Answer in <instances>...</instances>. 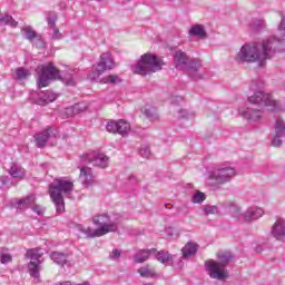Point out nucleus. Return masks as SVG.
<instances>
[{"instance_id":"nucleus-39","label":"nucleus","mask_w":285,"mask_h":285,"mask_svg":"<svg viewBox=\"0 0 285 285\" xmlns=\"http://www.w3.org/2000/svg\"><path fill=\"white\" fill-rule=\"evenodd\" d=\"M30 71L24 68H18L16 69V78L17 79H28L30 77Z\"/></svg>"},{"instance_id":"nucleus-54","label":"nucleus","mask_w":285,"mask_h":285,"mask_svg":"<svg viewBox=\"0 0 285 285\" xmlns=\"http://www.w3.org/2000/svg\"><path fill=\"white\" fill-rule=\"evenodd\" d=\"M1 179H2V184H6V179L3 177Z\"/></svg>"},{"instance_id":"nucleus-38","label":"nucleus","mask_w":285,"mask_h":285,"mask_svg":"<svg viewBox=\"0 0 285 285\" xmlns=\"http://www.w3.org/2000/svg\"><path fill=\"white\" fill-rule=\"evenodd\" d=\"M203 210L205 215H217L219 213V207L215 205H205Z\"/></svg>"},{"instance_id":"nucleus-48","label":"nucleus","mask_w":285,"mask_h":285,"mask_svg":"<svg viewBox=\"0 0 285 285\" xmlns=\"http://www.w3.org/2000/svg\"><path fill=\"white\" fill-rule=\"evenodd\" d=\"M281 37H285V17H282L281 24L278 27Z\"/></svg>"},{"instance_id":"nucleus-50","label":"nucleus","mask_w":285,"mask_h":285,"mask_svg":"<svg viewBox=\"0 0 285 285\" xmlns=\"http://www.w3.org/2000/svg\"><path fill=\"white\" fill-rule=\"evenodd\" d=\"M181 101H184L181 96H176L171 99V104H181Z\"/></svg>"},{"instance_id":"nucleus-34","label":"nucleus","mask_w":285,"mask_h":285,"mask_svg":"<svg viewBox=\"0 0 285 285\" xmlns=\"http://www.w3.org/2000/svg\"><path fill=\"white\" fill-rule=\"evenodd\" d=\"M101 83H109L111 86H116V83H121V78L117 75H109L100 79Z\"/></svg>"},{"instance_id":"nucleus-15","label":"nucleus","mask_w":285,"mask_h":285,"mask_svg":"<svg viewBox=\"0 0 285 285\" xmlns=\"http://www.w3.org/2000/svg\"><path fill=\"white\" fill-rule=\"evenodd\" d=\"M190 61V57L186 55V52L178 50L174 55V63L177 70H188V62Z\"/></svg>"},{"instance_id":"nucleus-32","label":"nucleus","mask_w":285,"mask_h":285,"mask_svg":"<svg viewBox=\"0 0 285 285\" xmlns=\"http://www.w3.org/2000/svg\"><path fill=\"white\" fill-rule=\"evenodd\" d=\"M137 272L139 273L140 277H155V275H157L155 268L150 267V265L140 267Z\"/></svg>"},{"instance_id":"nucleus-52","label":"nucleus","mask_w":285,"mask_h":285,"mask_svg":"<svg viewBox=\"0 0 285 285\" xmlns=\"http://www.w3.org/2000/svg\"><path fill=\"white\" fill-rule=\"evenodd\" d=\"M36 47L37 48H45L46 47V42H43V40L38 39L36 42Z\"/></svg>"},{"instance_id":"nucleus-12","label":"nucleus","mask_w":285,"mask_h":285,"mask_svg":"<svg viewBox=\"0 0 285 285\" xmlns=\"http://www.w3.org/2000/svg\"><path fill=\"white\" fill-rule=\"evenodd\" d=\"M55 137H57V130L49 127L35 135V144L37 148H46V146H48V140Z\"/></svg>"},{"instance_id":"nucleus-4","label":"nucleus","mask_w":285,"mask_h":285,"mask_svg":"<svg viewBox=\"0 0 285 285\" xmlns=\"http://www.w3.org/2000/svg\"><path fill=\"white\" fill-rule=\"evenodd\" d=\"M161 66H164L161 58H158L154 53H145L139 58L136 65L131 66V70L135 75L146 77V75L159 72V70H161Z\"/></svg>"},{"instance_id":"nucleus-29","label":"nucleus","mask_w":285,"mask_h":285,"mask_svg":"<svg viewBox=\"0 0 285 285\" xmlns=\"http://www.w3.org/2000/svg\"><path fill=\"white\" fill-rule=\"evenodd\" d=\"M0 23L3 26H10L11 28H17V26H19V22H17L12 16L3 13H0Z\"/></svg>"},{"instance_id":"nucleus-35","label":"nucleus","mask_w":285,"mask_h":285,"mask_svg":"<svg viewBox=\"0 0 285 285\" xmlns=\"http://www.w3.org/2000/svg\"><path fill=\"white\" fill-rule=\"evenodd\" d=\"M232 217L238 219V222H246V212H242L240 207H234L232 209Z\"/></svg>"},{"instance_id":"nucleus-44","label":"nucleus","mask_w":285,"mask_h":285,"mask_svg":"<svg viewBox=\"0 0 285 285\" xmlns=\"http://www.w3.org/2000/svg\"><path fill=\"white\" fill-rule=\"evenodd\" d=\"M0 262L1 264H10V262H12V255L8 253H2L0 256Z\"/></svg>"},{"instance_id":"nucleus-27","label":"nucleus","mask_w":285,"mask_h":285,"mask_svg":"<svg viewBox=\"0 0 285 285\" xmlns=\"http://www.w3.org/2000/svg\"><path fill=\"white\" fill-rule=\"evenodd\" d=\"M189 35L191 37H198V39H206V29L202 24H194L189 29Z\"/></svg>"},{"instance_id":"nucleus-33","label":"nucleus","mask_w":285,"mask_h":285,"mask_svg":"<svg viewBox=\"0 0 285 285\" xmlns=\"http://www.w3.org/2000/svg\"><path fill=\"white\" fill-rule=\"evenodd\" d=\"M22 32L28 41H35L37 39V31L30 26H24Z\"/></svg>"},{"instance_id":"nucleus-1","label":"nucleus","mask_w":285,"mask_h":285,"mask_svg":"<svg viewBox=\"0 0 285 285\" xmlns=\"http://www.w3.org/2000/svg\"><path fill=\"white\" fill-rule=\"evenodd\" d=\"M278 43L279 40L275 38L263 42L246 43L239 49L235 59L238 63H258V66H264L266 60L277 52Z\"/></svg>"},{"instance_id":"nucleus-17","label":"nucleus","mask_w":285,"mask_h":285,"mask_svg":"<svg viewBox=\"0 0 285 285\" xmlns=\"http://www.w3.org/2000/svg\"><path fill=\"white\" fill-rule=\"evenodd\" d=\"M79 179L81 184L86 186V188H88V186H92V184H95V175L92 174V169L90 167L80 168Z\"/></svg>"},{"instance_id":"nucleus-5","label":"nucleus","mask_w":285,"mask_h":285,"mask_svg":"<svg viewBox=\"0 0 285 285\" xmlns=\"http://www.w3.org/2000/svg\"><path fill=\"white\" fill-rule=\"evenodd\" d=\"M217 261H207L205 263L206 271L212 279H226L228 277V271H226V264L233 259V255L229 252H223L218 254Z\"/></svg>"},{"instance_id":"nucleus-20","label":"nucleus","mask_w":285,"mask_h":285,"mask_svg":"<svg viewBox=\"0 0 285 285\" xmlns=\"http://www.w3.org/2000/svg\"><path fill=\"white\" fill-rule=\"evenodd\" d=\"M157 253V249H142L137 252V254L134 256V262L136 264H144V262H147V259Z\"/></svg>"},{"instance_id":"nucleus-53","label":"nucleus","mask_w":285,"mask_h":285,"mask_svg":"<svg viewBox=\"0 0 285 285\" xmlns=\"http://www.w3.org/2000/svg\"><path fill=\"white\" fill-rule=\"evenodd\" d=\"M56 285H71V283L70 282H62V283H58Z\"/></svg>"},{"instance_id":"nucleus-46","label":"nucleus","mask_w":285,"mask_h":285,"mask_svg":"<svg viewBox=\"0 0 285 285\" xmlns=\"http://www.w3.org/2000/svg\"><path fill=\"white\" fill-rule=\"evenodd\" d=\"M139 154L145 158V159H149L150 157V147L145 146L140 149Z\"/></svg>"},{"instance_id":"nucleus-40","label":"nucleus","mask_w":285,"mask_h":285,"mask_svg":"<svg viewBox=\"0 0 285 285\" xmlns=\"http://www.w3.org/2000/svg\"><path fill=\"white\" fill-rule=\"evenodd\" d=\"M202 68V61L199 60H193L189 58L188 67L185 70H194V72H197Z\"/></svg>"},{"instance_id":"nucleus-41","label":"nucleus","mask_w":285,"mask_h":285,"mask_svg":"<svg viewBox=\"0 0 285 285\" xmlns=\"http://www.w3.org/2000/svg\"><path fill=\"white\" fill-rule=\"evenodd\" d=\"M48 26L51 28H55L57 26V13L56 12H49L47 16Z\"/></svg>"},{"instance_id":"nucleus-8","label":"nucleus","mask_w":285,"mask_h":285,"mask_svg":"<svg viewBox=\"0 0 285 285\" xmlns=\"http://www.w3.org/2000/svg\"><path fill=\"white\" fill-rule=\"evenodd\" d=\"M92 224L98 226L96 229L99 237H104V235H108V233H116L118 225L117 222L110 219L108 214L96 215L92 217Z\"/></svg>"},{"instance_id":"nucleus-9","label":"nucleus","mask_w":285,"mask_h":285,"mask_svg":"<svg viewBox=\"0 0 285 285\" xmlns=\"http://www.w3.org/2000/svg\"><path fill=\"white\" fill-rule=\"evenodd\" d=\"M112 68H115V60H112L110 52H105L100 56V61L91 70L88 78L90 81H97L100 75L105 73L106 70H112Z\"/></svg>"},{"instance_id":"nucleus-31","label":"nucleus","mask_w":285,"mask_h":285,"mask_svg":"<svg viewBox=\"0 0 285 285\" xmlns=\"http://www.w3.org/2000/svg\"><path fill=\"white\" fill-rule=\"evenodd\" d=\"M156 259L160 262V264H170L173 262V255L168 252L160 250L157 253Z\"/></svg>"},{"instance_id":"nucleus-25","label":"nucleus","mask_w":285,"mask_h":285,"mask_svg":"<svg viewBox=\"0 0 285 285\" xmlns=\"http://www.w3.org/2000/svg\"><path fill=\"white\" fill-rule=\"evenodd\" d=\"M50 257L52 262L58 266H65V264H68V254L61 252H52Z\"/></svg>"},{"instance_id":"nucleus-24","label":"nucleus","mask_w":285,"mask_h":285,"mask_svg":"<svg viewBox=\"0 0 285 285\" xmlns=\"http://www.w3.org/2000/svg\"><path fill=\"white\" fill-rule=\"evenodd\" d=\"M37 197L35 195H29L23 199H20L17 202V208L19 210H23L26 208H30V206H35V202H36Z\"/></svg>"},{"instance_id":"nucleus-14","label":"nucleus","mask_w":285,"mask_h":285,"mask_svg":"<svg viewBox=\"0 0 285 285\" xmlns=\"http://www.w3.org/2000/svg\"><path fill=\"white\" fill-rule=\"evenodd\" d=\"M282 137H285V122L278 118L275 122V136L272 140V146L279 148L282 146Z\"/></svg>"},{"instance_id":"nucleus-43","label":"nucleus","mask_w":285,"mask_h":285,"mask_svg":"<svg viewBox=\"0 0 285 285\" xmlns=\"http://www.w3.org/2000/svg\"><path fill=\"white\" fill-rule=\"evenodd\" d=\"M176 117L178 119H190V115L188 114V110L186 109H180L176 112Z\"/></svg>"},{"instance_id":"nucleus-7","label":"nucleus","mask_w":285,"mask_h":285,"mask_svg":"<svg viewBox=\"0 0 285 285\" xmlns=\"http://www.w3.org/2000/svg\"><path fill=\"white\" fill-rule=\"evenodd\" d=\"M37 86L38 88H47L50 81H55L59 77V70L52 63L40 65L37 68Z\"/></svg>"},{"instance_id":"nucleus-18","label":"nucleus","mask_w":285,"mask_h":285,"mask_svg":"<svg viewBox=\"0 0 285 285\" xmlns=\"http://www.w3.org/2000/svg\"><path fill=\"white\" fill-rule=\"evenodd\" d=\"M57 97V94L52 91H40L38 94L36 104L38 106H48V104H52V101H56Z\"/></svg>"},{"instance_id":"nucleus-16","label":"nucleus","mask_w":285,"mask_h":285,"mask_svg":"<svg viewBox=\"0 0 285 285\" xmlns=\"http://www.w3.org/2000/svg\"><path fill=\"white\" fill-rule=\"evenodd\" d=\"M271 235L275 239H284L285 237V219L284 218H277L274 225L271 229Z\"/></svg>"},{"instance_id":"nucleus-6","label":"nucleus","mask_w":285,"mask_h":285,"mask_svg":"<svg viewBox=\"0 0 285 285\" xmlns=\"http://www.w3.org/2000/svg\"><path fill=\"white\" fill-rule=\"evenodd\" d=\"M237 175V170L228 166H218L208 171L207 179L215 181L216 186H224L228 184Z\"/></svg>"},{"instance_id":"nucleus-45","label":"nucleus","mask_w":285,"mask_h":285,"mask_svg":"<svg viewBox=\"0 0 285 285\" xmlns=\"http://www.w3.org/2000/svg\"><path fill=\"white\" fill-rule=\"evenodd\" d=\"M63 83H66V86H75V77H72V75L70 73H67L65 77H63Z\"/></svg>"},{"instance_id":"nucleus-23","label":"nucleus","mask_w":285,"mask_h":285,"mask_svg":"<svg viewBox=\"0 0 285 285\" xmlns=\"http://www.w3.org/2000/svg\"><path fill=\"white\" fill-rule=\"evenodd\" d=\"M43 264V261H31L28 264V271L31 277L35 279H39L40 277V271H41V265Z\"/></svg>"},{"instance_id":"nucleus-30","label":"nucleus","mask_w":285,"mask_h":285,"mask_svg":"<svg viewBox=\"0 0 285 285\" xmlns=\"http://www.w3.org/2000/svg\"><path fill=\"white\" fill-rule=\"evenodd\" d=\"M142 112L149 121H157L159 119V115L157 114V109L155 107H145Z\"/></svg>"},{"instance_id":"nucleus-42","label":"nucleus","mask_w":285,"mask_h":285,"mask_svg":"<svg viewBox=\"0 0 285 285\" xmlns=\"http://www.w3.org/2000/svg\"><path fill=\"white\" fill-rule=\"evenodd\" d=\"M166 235L169 239H177V237H179V233L173 227L166 228Z\"/></svg>"},{"instance_id":"nucleus-22","label":"nucleus","mask_w":285,"mask_h":285,"mask_svg":"<svg viewBox=\"0 0 285 285\" xmlns=\"http://www.w3.org/2000/svg\"><path fill=\"white\" fill-rule=\"evenodd\" d=\"M86 110H88V102H78L68 107L66 109V114L69 115V117H72V115H79L81 112H86Z\"/></svg>"},{"instance_id":"nucleus-21","label":"nucleus","mask_w":285,"mask_h":285,"mask_svg":"<svg viewBox=\"0 0 285 285\" xmlns=\"http://www.w3.org/2000/svg\"><path fill=\"white\" fill-rule=\"evenodd\" d=\"M197 250H199V245H197V243L188 242L181 249L183 257H193L197 255Z\"/></svg>"},{"instance_id":"nucleus-28","label":"nucleus","mask_w":285,"mask_h":285,"mask_svg":"<svg viewBox=\"0 0 285 285\" xmlns=\"http://www.w3.org/2000/svg\"><path fill=\"white\" fill-rule=\"evenodd\" d=\"M43 255V252L40 248H32L27 250L26 257L28 259H31V262H41V257Z\"/></svg>"},{"instance_id":"nucleus-10","label":"nucleus","mask_w":285,"mask_h":285,"mask_svg":"<svg viewBox=\"0 0 285 285\" xmlns=\"http://www.w3.org/2000/svg\"><path fill=\"white\" fill-rule=\"evenodd\" d=\"M85 164H90L96 168H108V156L99 151H91L82 156Z\"/></svg>"},{"instance_id":"nucleus-11","label":"nucleus","mask_w":285,"mask_h":285,"mask_svg":"<svg viewBox=\"0 0 285 285\" xmlns=\"http://www.w3.org/2000/svg\"><path fill=\"white\" fill-rule=\"evenodd\" d=\"M238 115L243 117V119H246L252 124H257L262 119H264V112L261 109H255V108L239 107Z\"/></svg>"},{"instance_id":"nucleus-13","label":"nucleus","mask_w":285,"mask_h":285,"mask_svg":"<svg viewBox=\"0 0 285 285\" xmlns=\"http://www.w3.org/2000/svg\"><path fill=\"white\" fill-rule=\"evenodd\" d=\"M106 128L108 132H112L114 135L118 132V135L126 137L130 130V122L126 120L109 121Z\"/></svg>"},{"instance_id":"nucleus-3","label":"nucleus","mask_w":285,"mask_h":285,"mask_svg":"<svg viewBox=\"0 0 285 285\" xmlns=\"http://www.w3.org/2000/svg\"><path fill=\"white\" fill-rule=\"evenodd\" d=\"M264 88V81L262 79L253 80L249 85V89L253 90L254 95L248 97L249 104H254L256 106H264L269 110V112H282V105L273 99L271 94H266L262 91Z\"/></svg>"},{"instance_id":"nucleus-37","label":"nucleus","mask_w":285,"mask_h":285,"mask_svg":"<svg viewBox=\"0 0 285 285\" xmlns=\"http://www.w3.org/2000/svg\"><path fill=\"white\" fill-rule=\"evenodd\" d=\"M193 204H204L206 202V194L197 190L191 197Z\"/></svg>"},{"instance_id":"nucleus-47","label":"nucleus","mask_w":285,"mask_h":285,"mask_svg":"<svg viewBox=\"0 0 285 285\" xmlns=\"http://www.w3.org/2000/svg\"><path fill=\"white\" fill-rule=\"evenodd\" d=\"M33 213H36V215H39L40 217L43 216V213H46V208L41 207L40 205H35L32 207Z\"/></svg>"},{"instance_id":"nucleus-2","label":"nucleus","mask_w":285,"mask_h":285,"mask_svg":"<svg viewBox=\"0 0 285 285\" xmlns=\"http://www.w3.org/2000/svg\"><path fill=\"white\" fill-rule=\"evenodd\" d=\"M75 183L70 178H57L49 185V195L56 206L57 213H63L66 206L63 197L72 195Z\"/></svg>"},{"instance_id":"nucleus-26","label":"nucleus","mask_w":285,"mask_h":285,"mask_svg":"<svg viewBox=\"0 0 285 285\" xmlns=\"http://www.w3.org/2000/svg\"><path fill=\"white\" fill-rule=\"evenodd\" d=\"M9 175L14 179H23L26 177V169L20 165L13 164L9 169Z\"/></svg>"},{"instance_id":"nucleus-19","label":"nucleus","mask_w":285,"mask_h":285,"mask_svg":"<svg viewBox=\"0 0 285 285\" xmlns=\"http://www.w3.org/2000/svg\"><path fill=\"white\" fill-rule=\"evenodd\" d=\"M264 215V209L261 207H248L245 212V222L250 223L259 219Z\"/></svg>"},{"instance_id":"nucleus-49","label":"nucleus","mask_w":285,"mask_h":285,"mask_svg":"<svg viewBox=\"0 0 285 285\" xmlns=\"http://www.w3.org/2000/svg\"><path fill=\"white\" fill-rule=\"evenodd\" d=\"M109 257H110V259H119V257H121V250L112 249Z\"/></svg>"},{"instance_id":"nucleus-36","label":"nucleus","mask_w":285,"mask_h":285,"mask_svg":"<svg viewBox=\"0 0 285 285\" xmlns=\"http://www.w3.org/2000/svg\"><path fill=\"white\" fill-rule=\"evenodd\" d=\"M78 230L89 238L99 237V235H97V229L92 230V228L83 227V225H79Z\"/></svg>"},{"instance_id":"nucleus-51","label":"nucleus","mask_w":285,"mask_h":285,"mask_svg":"<svg viewBox=\"0 0 285 285\" xmlns=\"http://www.w3.org/2000/svg\"><path fill=\"white\" fill-rule=\"evenodd\" d=\"M53 39H61V33L59 32V29L55 28L53 29Z\"/></svg>"}]
</instances>
